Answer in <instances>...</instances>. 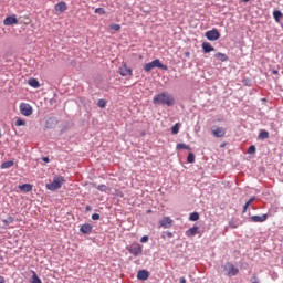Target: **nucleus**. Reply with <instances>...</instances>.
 <instances>
[{
  "instance_id": "1",
  "label": "nucleus",
  "mask_w": 283,
  "mask_h": 283,
  "mask_svg": "<svg viewBox=\"0 0 283 283\" xmlns=\"http://www.w3.org/2000/svg\"><path fill=\"white\" fill-rule=\"evenodd\" d=\"M153 103L155 105H167V107H171V105H174L175 101H174V96H171V94L164 92V93L156 95L153 98Z\"/></svg>"
},
{
  "instance_id": "2",
  "label": "nucleus",
  "mask_w": 283,
  "mask_h": 283,
  "mask_svg": "<svg viewBox=\"0 0 283 283\" xmlns=\"http://www.w3.org/2000/svg\"><path fill=\"white\" fill-rule=\"evenodd\" d=\"M64 184L65 178L56 176L53 178V181L51 184H46V189H49V191H56L57 189H61V187H63Z\"/></svg>"
},
{
  "instance_id": "3",
  "label": "nucleus",
  "mask_w": 283,
  "mask_h": 283,
  "mask_svg": "<svg viewBox=\"0 0 283 283\" xmlns=\"http://www.w3.org/2000/svg\"><path fill=\"white\" fill-rule=\"evenodd\" d=\"M154 67H158L159 70H165V71L169 70V67H167V65L160 63V61L158 59L144 65L145 72H151L154 70Z\"/></svg>"
},
{
  "instance_id": "4",
  "label": "nucleus",
  "mask_w": 283,
  "mask_h": 283,
  "mask_svg": "<svg viewBox=\"0 0 283 283\" xmlns=\"http://www.w3.org/2000/svg\"><path fill=\"white\" fill-rule=\"evenodd\" d=\"M127 251L132 254L135 255V258H138L143 253V245L139 243H133L127 247Z\"/></svg>"
},
{
  "instance_id": "5",
  "label": "nucleus",
  "mask_w": 283,
  "mask_h": 283,
  "mask_svg": "<svg viewBox=\"0 0 283 283\" xmlns=\"http://www.w3.org/2000/svg\"><path fill=\"white\" fill-rule=\"evenodd\" d=\"M34 109L32 108V106L28 103H21L20 104V114H22V116H32Z\"/></svg>"
},
{
  "instance_id": "6",
  "label": "nucleus",
  "mask_w": 283,
  "mask_h": 283,
  "mask_svg": "<svg viewBox=\"0 0 283 283\" xmlns=\"http://www.w3.org/2000/svg\"><path fill=\"white\" fill-rule=\"evenodd\" d=\"M211 134L212 136H214V138H224V136L227 135V128L214 126L211 129Z\"/></svg>"
},
{
  "instance_id": "7",
  "label": "nucleus",
  "mask_w": 283,
  "mask_h": 283,
  "mask_svg": "<svg viewBox=\"0 0 283 283\" xmlns=\"http://www.w3.org/2000/svg\"><path fill=\"white\" fill-rule=\"evenodd\" d=\"M206 38L208 41H218V39H220V32L218 29H212L206 32Z\"/></svg>"
},
{
  "instance_id": "8",
  "label": "nucleus",
  "mask_w": 283,
  "mask_h": 283,
  "mask_svg": "<svg viewBox=\"0 0 283 283\" xmlns=\"http://www.w3.org/2000/svg\"><path fill=\"white\" fill-rule=\"evenodd\" d=\"M120 76H133V71L127 66V63H123L122 66L118 69Z\"/></svg>"
},
{
  "instance_id": "9",
  "label": "nucleus",
  "mask_w": 283,
  "mask_h": 283,
  "mask_svg": "<svg viewBox=\"0 0 283 283\" xmlns=\"http://www.w3.org/2000/svg\"><path fill=\"white\" fill-rule=\"evenodd\" d=\"M171 224H174V220L169 217H165L159 221V228L161 227L163 229H171Z\"/></svg>"
},
{
  "instance_id": "10",
  "label": "nucleus",
  "mask_w": 283,
  "mask_h": 283,
  "mask_svg": "<svg viewBox=\"0 0 283 283\" xmlns=\"http://www.w3.org/2000/svg\"><path fill=\"white\" fill-rule=\"evenodd\" d=\"M18 23L17 14L9 15L3 20V25H17Z\"/></svg>"
},
{
  "instance_id": "11",
  "label": "nucleus",
  "mask_w": 283,
  "mask_h": 283,
  "mask_svg": "<svg viewBox=\"0 0 283 283\" xmlns=\"http://www.w3.org/2000/svg\"><path fill=\"white\" fill-rule=\"evenodd\" d=\"M251 222H266L269 220V214L252 216L250 217Z\"/></svg>"
},
{
  "instance_id": "12",
  "label": "nucleus",
  "mask_w": 283,
  "mask_h": 283,
  "mask_svg": "<svg viewBox=\"0 0 283 283\" xmlns=\"http://www.w3.org/2000/svg\"><path fill=\"white\" fill-rule=\"evenodd\" d=\"M81 233H84V235H90V233H92V224L90 223H84L81 228H80Z\"/></svg>"
},
{
  "instance_id": "13",
  "label": "nucleus",
  "mask_w": 283,
  "mask_h": 283,
  "mask_svg": "<svg viewBox=\"0 0 283 283\" xmlns=\"http://www.w3.org/2000/svg\"><path fill=\"white\" fill-rule=\"evenodd\" d=\"M137 280H149V271L147 270H139L137 273Z\"/></svg>"
},
{
  "instance_id": "14",
  "label": "nucleus",
  "mask_w": 283,
  "mask_h": 283,
  "mask_svg": "<svg viewBox=\"0 0 283 283\" xmlns=\"http://www.w3.org/2000/svg\"><path fill=\"white\" fill-rule=\"evenodd\" d=\"M237 273H240V270L238 268H235V265L229 264V266H228V275L230 277H233V276H235Z\"/></svg>"
},
{
  "instance_id": "15",
  "label": "nucleus",
  "mask_w": 283,
  "mask_h": 283,
  "mask_svg": "<svg viewBox=\"0 0 283 283\" xmlns=\"http://www.w3.org/2000/svg\"><path fill=\"white\" fill-rule=\"evenodd\" d=\"M65 10H67V3L62 1V2H59L57 4H55L56 12H65Z\"/></svg>"
},
{
  "instance_id": "16",
  "label": "nucleus",
  "mask_w": 283,
  "mask_h": 283,
  "mask_svg": "<svg viewBox=\"0 0 283 283\" xmlns=\"http://www.w3.org/2000/svg\"><path fill=\"white\" fill-rule=\"evenodd\" d=\"M202 50H203V52H205L206 54H208V52H213V51L216 50V48H213V46L211 45V43H209V42H203V43H202Z\"/></svg>"
},
{
  "instance_id": "17",
  "label": "nucleus",
  "mask_w": 283,
  "mask_h": 283,
  "mask_svg": "<svg viewBox=\"0 0 283 283\" xmlns=\"http://www.w3.org/2000/svg\"><path fill=\"white\" fill-rule=\"evenodd\" d=\"M198 226H195L186 232V235H188L189 238H193V235H198Z\"/></svg>"
},
{
  "instance_id": "18",
  "label": "nucleus",
  "mask_w": 283,
  "mask_h": 283,
  "mask_svg": "<svg viewBox=\"0 0 283 283\" xmlns=\"http://www.w3.org/2000/svg\"><path fill=\"white\" fill-rule=\"evenodd\" d=\"M273 17H274L275 22L280 23V21H282V19H283V13L280 10H275V11H273Z\"/></svg>"
},
{
  "instance_id": "19",
  "label": "nucleus",
  "mask_w": 283,
  "mask_h": 283,
  "mask_svg": "<svg viewBox=\"0 0 283 283\" xmlns=\"http://www.w3.org/2000/svg\"><path fill=\"white\" fill-rule=\"evenodd\" d=\"M19 189L21 191H24V193H30V191H32V185L23 184V185L19 186Z\"/></svg>"
},
{
  "instance_id": "20",
  "label": "nucleus",
  "mask_w": 283,
  "mask_h": 283,
  "mask_svg": "<svg viewBox=\"0 0 283 283\" xmlns=\"http://www.w3.org/2000/svg\"><path fill=\"white\" fill-rule=\"evenodd\" d=\"M216 59H219V61H221L222 63H226V61H229V56H227V54L224 53H216L214 54Z\"/></svg>"
},
{
  "instance_id": "21",
  "label": "nucleus",
  "mask_w": 283,
  "mask_h": 283,
  "mask_svg": "<svg viewBox=\"0 0 283 283\" xmlns=\"http://www.w3.org/2000/svg\"><path fill=\"white\" fill-rule=\"evenodd\" d=\"M28 83H29L30 87H34V90L41 87V84L39 83V80H36V78H30Z\"/></svg>"
},
{
  "instance_id": "22",
  "label": "nucleus",
  "mask_w": 283,
  "mask_h": 283,
  "mask_svg": "<svg viewBox=\"0 0 283 283\" xmlns=\"http://www.w3.org/2000/svg\"><path fill=\"white\" fill-rule=\"evenodd\" d=\"M10 167H14V161L9 160L1 164V169H10Z\"/></svg>"
},
{
  "instance_id": "23",
  "label": "nucleus",
  "mask_w": 283,
  "mask_h": 283,
  "mask_svg": "<svg viewBox=\"0 0 283 283\" xmlns=\"http://www.w3.org/2000/svg\"><path fill=\"white\" fill-rule=\"evenodd\" d=\"M255 201V197H252L249 199V201L244 205L243 207V213H247V210L249 209V207H251V205Z\"/></svg>"
},
{
  "instance_id": "24",
  "label": "nucleus",
  "mask_w": 283,
  "mask_h": 283,
  "mask_svg": "<svg viewBox=\"0 0 283 283\" xmlns=\"http://www.w3.org/2000/svg\"><path fill=\"white\" fill-rule=\"evenodd\" d=\"M189 220H191V222H197V220H200V214L198 212H192L190 213Z\"/></svg>"
},
{
  "instance_id": "25",
  "label": "nucleus",
  "mask_w": 283,
  "mask_h": 283,
  "mask_svg": "<svg viewBox=\"0 0 283 283\" xmlns=\"http://www.w3.org/2000/svg\"><path fill=\"white\" fill-rule=\"evenodd\" d=\"M229 227L230 229H238V227H240V223L235 219H231L229 221Z\"/></svg>"
},
{
  "instance_id": "26",
  "label": "nucleus",
  "mask_w": 283,
  "mask_h": 283,
  "mask_svg": "<svg viewBox=\"0 0 283 283\" xmlns=\"http://www.w3.org/2000/svg\"><path fill=\"white\" fill-rule=\"evenodd\" d=\"M176 149H187L188 151H191V147L187 144H177Z\"/></svg>"
},
{
  "instance_id": "27",
  "label": "nucleus",
  "mask_w": 283,
  "mask_h": 283,
  "mask_svg": "<svg viewBox=\"0 0 283 283\" xmlns=\"http://www.w3.org/2000/svg\"><path fill=\"white\" fill-rule=\"evenodd\" d=\"M178 132H180V124L176 123V124L171 127V134L176 135V134H178Z\"/></svg>"
},
{
  "instance_id": "28",
  "label": "nucleus",
  "mask_w": 283,
  "mask_h": 283,
  "mask_svg": "<svg viewBox=\"0 0 283 283\" xmlns=\"http://www.w3.org/2000/svg\"><path fill=\"white\" fill-rule=\"evenodd\" d=\"M187 163H196V155L193 153H189L188 157H187Z\"/></svg>"
},
{
  "instance_id": "29",
  "label": "nucleus",
  "mask_w": 283,
  "mask_h": 283,
  "mask_svg": "<svg viewBox=\"0 0 283 283\" xmlns=\"http://www.w3.org/2000/svg\"><path fill=\"white\" fill-rule=\"evenodd\" d=\"M259 138H261V140H266V138H269V132L263 130L259 134Z\"/></svg>"
},
{
  "instance_id": "30",
  "label": "nucleus",
  "mask_w": 283,
  "mask_h": 283,
  "mask_svg": "<svg viewBox=\"0 0 283 283\" xmlns=\"http://www.w3.org/2000/svg\"><path fill=\"white\" fill-rule=\"evenodd\" d=\"M15 127H25V120L18 118L15 120Z\"/></svg>"
},
{
  "instance_id": "31",
  "label": "nucleus",
  "mask_w": 283,
  "mask_h": 283,
  "mask_svg": "<svg viewBox=\"0 0 283 283\" xmlns=\"http://www.w3.org/2000/svg\"><path fill=\"white\" fill-rule=\"evenodd\" d=\"M31 283H43L41 279L36 275V272H33L32 282Z\"/></svg>"
},
{
  "instance_id": "32",
  "label": "nucleus",
  "mask_w": 283,
  "mask_h": 283,
  "mask_svg": "<svg viewBox=\"0 0 283 283\" xmlns=\"http://www.w3.org/2000/svg\"><path fill=\"white\" fill-rule=\"evenodd\" d=\"M97 105H98V107H101V108L103 109L104 107H106L107 101H105V99H99L98 103H97Z\"/></svg>"
},
{
  "instance_id": "33",
  "label": "nucleus",
  "mask_w": 283,
  "mask_h": 283,
  "mask_svg": "<svg viewBox=\"0 0 283 283\" xmlns=\"http://www.w3.org/2000/svg\"><path fill=\"white\" fill-rule=\"evenodd\" d=\"M109 28H111V30L118 32L120 30V24H111Z\"/></svg>"
},
{
  "instance_id": "34",
  "label": "nucleus",
  "mask_w": 283,
  "mask_h": 283,
  "mask_svg": "<svg viewBox=\"0 0 283 283\" xmlns=\"http://www.w3.org/2000/svg\"><path fill=\"white\" fill-rule=\"evenodd\" d=\"M115 196L117 198H125V193H123L122 190H119V189L115 190Z\"/></svg>"
},
{
  "instance_id": "35",
  "label": "nucleus",
  "mask_w": 283,
  "mask_h": 283,
  "mask_svg": "<svg viewBox=\"0 0 283 283\" xmlns=\"http://www.w3.org/2000/svg\"><path fill=\"white\" fill-rule=\"evenodd\" d=\"M96 189H97L98 191H107V186H105V185H99V186H96Z\"/></svg>"
},
{
  "instance_id": "36",
  "label": "nucleus",
  "mask_w": 283,
  "mask_h": 283,
  "mask_svg": "<svg viewBox=\"0 0 283 283\" xmlns=\"http://www.w3.org/2000/svg\"><path fill=\"white\" fill-rule=\"evenodd\" d=\"M95 14H105V9L103 8L95 9Z\"/></svg>"
},
{
  "instance_id": "37",
  "label": "nucleus",
  "mask_w": 283,
  "mask_h": 283,
  "mask_svg": "<svg viewBox=\"0 0 283 283\" xmlns=\"http://www.w3.org/2000/svg\"><path fill=\"white\" fill-rule=\"evenodd\" d=\"M248 154H255V146L251 145V146L248 148Z\"/></svg>"
},
{
  "instance_id": "38",
  "label": "nucleus",
  "mask_w": 283,
  "mask_h": 283,
  "mask_svg": "<svg viewBox=\"0 0 283 283\" xmlns=\"http://www.w3.org/2000/svg\"><path fill=\"white\" fill-rule=\"evenodd\" d=\"M92 220H101V214L98 213L92 214Z\"/></svg>"
},
{
  "instance_id": "39",
  "label": "nucleus",
  "mask_w": 283,
  "mask_h": 283,
  "mask_svg": "<svg viewBox=\"0 0 283 283\" xmlns=\"http://www.w3.org/2000/svg\"><path fill=\"white\" fill-rule=\"evenodd\" d=\"M149 241V237L147 235H144L142 239H140V242L142 243H145V242H148Z\"/></svg>"
},
{
  "instance_id": "40",
  "label": "nucleus",
  "mask_w": 283,
  "mask_h": 283,
  "mask_svg": "<svg viewBox=\"0 0 283 283\" xmlns=\"http://www.w3.org/2000/svg\"><path fill=\"white\" fill-rule=\"evenodd\" d=\"M179 283H187V279H185V276L180 277Z\"/></svg>"
},
{
  "instance_id": "41",
  "label": "nucleus",
  "mask_w": 283,
  "mask_h": 283,
  "mask_svg": "<svg viewBox=\"0 0 283 283\" xmlns=\"http://www.w3.org/2000/svg\"><path fill=\"white\" fill-rule=\"evenodd\" d=\"M42 160H43V163H50V158L49 157H43Z\"/></svg>"
},
{
  "instance_id": "42",
  "label": "nucleus",
  "mask_w": 283,
  "mask_h": 283,
  "mask_svg": "<svg viewBox=\"0 0 283 283\" xmlns=\"http://www.w3.org/2000/svg\"><path fill=\"white\" fill-rule=\"evenodd\" d=\"M0 283H6V279L3 276H0Z\"/></svg>"
},
{
  "instance_id": "43",
  "label": "nucleus",
  "mask_w": 283,
  "mask_h": 283,
  "mask_svg": "<svg viewBox=\"0 0 283 283\" xmlns=\"http://www.w3.org/2000/svg\"><path fill=\"white\" fill-rule=\"evenodd\" d=\"M272 74H279V72L276 70L272 71Z\"/></svg>"
},
{
  "instance_id": "44",
  "label": "nucleus",
  "mask_w": 283,
  "mask_h": 283,
  "mask_svg": "<svg viewBox=\"0 0 283 283\" xmlns=\"http://www.w3.org/2000/svg\"><path fill=\"white\" fill-rule=\"evenodd\" d=\"M92 209V207L87 206L86 207V211H90Z\"/></svg>"
},
{
  "instance_id": "45",
  "label": "nucleus",
  "mask_w": 283,
  "mask_h": 283,
  "mask_svg": "<svg viewBox=\"0 0 283 283\" xmlns=\"http://www.w3.org/2000/svg\"><path fill=\"white\" fill-rule=\"evenodd\" d=\"M174 237V234H171V232H169L168 233V238H172Z\"/></svg>"
},
{
  "instance_id": "46",
  "label": "nucleus",
  "mask_w": 283,
  "mask_h": 283,
  "mask_svg": "<svg viewBox=\"0 0 283 283\" xmlns=\"http://www.w3.org/2000/svg\"><path fill=\"white\" fill-rule=\"evenodd\" d=\"M249 1H251V0H243L244 3H249Z\"/></svg>"
},
{
  "instance_id": "47",
  "label": "nucleus",
  "mask_w": 283,
  "mask_h": 283,
  "mask_svg": "<svg viewBox=\"0 0 283 283\" xmlns=\"http://www.w3.org/2000/svg\"><path fill=\"white\" fill-rule=\"evenodd\" d=\"M10 222H12V220H14L12 217L9 218Z\"/></svg>"
}]
</instances>
